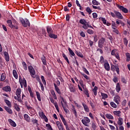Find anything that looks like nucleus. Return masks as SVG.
<instances>
[{
  "instance_id": "obj_11",
  "label": "nucleus",
  "mask_w": 130,
  "mask_h": 130,
  "mask_svg": "<svg viewBox=\"0 0 130 130\" xmlns=\"http://www.w3.org/2000/svg\"><path fill=\"white\" fill-rule=\"evenodd\" d=\"M50 101L51 102V103H53L58 112H59V109H58V105H57V103L54 102V100L53 99L50 98Z\"/></svg>"
},
{
  "instance_id": "obj_48",
  "label": "nucleus",
  "mask_w": 130,
  "mask_h": 130,
  "mask_svg": "<svg viewBox=\"0 0 130 130\" xmlns=\"http://www.w3.org/2000/svg\"><path fill=\"white\" fill-rule=\"evenodd\" d=\"M110 105L113 108H116L117 107V105H116L113 102L110 103Z\"/></svg>"
},
{
  "instance_id": "obj_3",
  "label": "nucleus",
  "mask_w": 130,
  "mask_h": 130,
  "mask_svg": "<svg viewBox=\"0 0 130 130\" xmlns=\"http://www.w3.org/2000/svg\"><path fill=\"white\" fill-rule=\"evenodd\" d=\"M111 71L112 72H116L118 75H119V67L118 64H116L115 66L113 64H111Z\"/></svg>"
},
{
  "instance_id": "obj_22",
  "label": "nucleus",
  "mask_w": 130,
  "mask_h": 130,
  "mask_svg": "<svg viewBox=\"0 0 130 130\" xmlns=\"http://www.w3.org/2000/svg\"><path fill=\"white\" fill-rule=\"evenodd\" d=\"M14 109H15V110H16V111H17L18 112H19L20 110H21V109L20 108L19 105H18L17 103L14 104Z\"/></svg>"
},
{
  "instance_id": "obj_25",
  "label": "nucleus",
  "mask_w": 130,
  "mask_h": 130,
  "mask_svg": "<svg viewBox=\"0 0 130 130\" xmlns=\"http://www.w3.org/2000/svg\"><path fill=\"white\" fill-rule=\"evenodd\" d=\"M82 106L83 107L85 111H86V112H89V108L88 107V106H87L86 104L82 103Z\"/></svg>"
},
{
  "instance_id": "obj_37",
  "label": "nucleus",
  "mask_w": 130,
  "mask_h": 130,
  "mask_svg": "<svg viewBox=\"0 0 130 130\" xmlns=\"http://www.w3.org/2000/svg\"><path fill=\"white\" fill-rule=\"evenodd\" d=\"M106 117L108 118V119H114V117L110 114H106Z\"/></svg>"
},
{
  "instance_id": "obj_17",
  "label": "nucleus",
  "mask_w": 130,
  "mask_h": 130,
  "mask_svg": "<svg viewBox=\"0 0 130 130\" xmlns=\"http://www.w3.org/2000/svg\"><path fill=\"white\" fill-rule=\"evenodd\" d=\"M59 116L64 124V125H65V126H67L68 125V124L67 123V121H66V119H64V117H63V116L62 114H59Z\"/></svg>"
},
{
  "instance_id": "obj_55",
  "label": "nucleus",
  "mask_w": 130,
  "mask_h": 130,
  "mask_svg": "<svg viewBox=\"0 0 130 130\" xmlns=\"http://www.w3.org/2000/svg\"><path fill=\"white\" fill-rule=\"evenodd\" d=\"M16 95H21V89L20 88H18L16 90Z\"/></svg>"
},
{
  "instance_id": "obj_1",
  "label": "nucleus",
  "mask_w": 130,
  "mask_h": 130,
  "mask_svg": "<svg viewBox=\"0 0 130 130\" xmlns=\"http://www.w3.org/2000/svg\"><path fill=\"white\" fill-rule=\"evenodd\" d=\"M7 24H8L9 26L10 27L11 29L18 30V22H17V21L14 20L13 22H12L11 20H8Z\"/></svg>"
},
{
  "instance_id": "obj_63",
  "label": "nucleus",
  "mask_w": 130,
  "mask_h": 130,
  "mask_svg": "<svg viewBox=\"0 0 130 130\" xmlns=\"http://www.w3.org/2000/svg\"><path fill=\"white\" fill-rule=\"evenodd\" d=\"M108 39H109V40H110L111 43H112V42H113V40H114V39H113V38L112 37V36H111L110 35L108 36Z\"/></svg>"
},
{
  "instance_id": "obj_38",
  "label": "nucleus",
  "mask_w": 130,
  "mask_h": 130,
  "mask_svg": "<svg viewBox=\"0 0 130 130\" xmlns=\"http://www.w3.org/2000/svg\"><path fill=\"white\" fill-rule=\"evenodd\" d=\"M51 94L52 95L54 99H55V100H56V99H57V98H56V94H55V92H54V90H51Z\"/></svg>"
},
{
  "instance_id": "obj_40",
  "label": "nucleus",
  "mask_w": 130,
  "mask_h": 130,
  "mask_svg": "<svg viewBox=\"0 0 130 130\" xmlns=\"http://www.w3.org/2000/svg\"><path fill=\"white\" fill-rule=\"evenodd\" d=\"M22 84L23 85L24 87L25 88L27 87V81H26V79H25V78H23L22 79Z\"/></svg>"
},
{
  "instance_id": "obj_57",
  "label": "nucleus",
  "mask_w": 130,
  "mask_h": 130,
  "mask_svg": "<svg viewBox=\"0 0 130 130\" xmlns=\"http://www.w3.org/2000/svg\"><path fill=\"white\" fill-rule=\"evenodd\" d=\"M123 42L124 45H126V46L127 45V43H128V41L127 40V39H126V38H124L123 39Z\"/></svg>"
},
{
  "instance_id": "obj_33",
  "label": "nucleus",
  "mask_w": 130,
  "mask_h": 130,
  "mask_svg": "<svg viewBox=\"0 0 130 130\" xmlns=\"http://www.w3.org/2000/svg\"><path fill=\"white\" fill-rule=\"evenodd\" d=\"M6 80V73H2L1 76V82H4Z\"/></svg>"
},
{
  "instance_id": "obj_29",
  "label": "nucleus",
  "mask_w": 130,
  "mask_h": 130,
  "mask_svg": "<svg viewBox=\"0 0 130 130\" xmlns=\"http://www.w3.org/2000/svg\"><path fill=\"white\" fill-rule=\"evenodd\" d=\"M62 56L63 57L64 59L66 61H67V63H68V64H70V60H69V58H68V56H66V54L63 53L62 54Z\"/></svg>"
},
{
  "instance_id": "obj_4",
  "label": "nucleus",
  "mask_w": 130,
  "mask_h": 130,
  "mask_svg": "<svg viewBox=\"0 0 130 130\" xmlns=\"http://www.w3.org/2000/svg\"><path fill=\"white\" fill-rule=\"evenodd\" d=\"M54 86L56 92L60 95V94H61V92L60 91L59 88L57 87V86H60V81H59V80H56V84L54 83Z\"/></svg>"
},
{
  "instance_id": "obj_31",
  "label": "nucleus",
  "mask_w": 130,
  "mask_h": 130,
  "mask_svg": "<svg viewBox=\"0 0 130 130\" xmlns=\"http://www.w3.org/2000/svg\"><path fill=\"white\" fill-rule=\"evenodd\" d=\"M68 50L69 51V53H70L71 55V57H73V56H75V55H76V54H75V53L74 52V51H73L72 50V49H71V48H68Z\"/></svg>"
},
{
  "instance_id": "obj_26",
  "label": "nucleus",
  "mask_w": 130,
  "mask_h": 130,
  "mask_svg": "<svg viewBox=\"0 0 130 130\" xmlns=\"http://www.w3.org/2000/svg\"><path fill=\"white\" fill-rule=\"evenodd\" d=\"M69 89L70 90V92H72V93H75V92H76L75 86L73 85H70V86H69Z\"/></svg>"
},
{
  "instance_id": "obj_47",
  "label": "nucleus",
  "mask_w": 130,
  "mask_h": 130,
  "mask_svg": "<svg viewBox=\"0 0 130 130\" xmlns=\"http://www.w3.org/2000/svg\"><path fill=\"white\" fill-rule=\"evenodd\" d=\"M86 11L89 15H91V13H92V10H91V8H90V7H87L86 9Z\"/></svg>"
},
{
  "instance_id": "obj_62",
  "label": "nucleus",
  "mask_w": 130,
  "mask_h": 130,
  "mask_svg": "<svg viewBox=\"0 0 130 130\" xmlns=\"http://www.w3.org/2000/svg\"><path fill=\"white\" fill-rule=\"evenodd\" d=\"M100 62H101V63H104V57H103V56H102L100 57Z\"/></svg>"
},
{
  "instance_id": "obj_27",
  "label": "nucleus",
  "mask_w": 130,
  "mask_h": 130,
  "mask_svg": "<svg viewBox=\"0 0 130 130\" xmlns=\"http://www.w3.org/2000/svg\"><path fill=\"white\" fill-rule=\"evenodd\" d=\"M62 101H61V104L62 105V107H64V105L65 106H67L68 105V104L67 103V100H66L63 98H61ZM64 104V105H63V103Z\"/></svg>"
},
{
  "instance_id": "obj_61",
  "label": "nucleus",
  "mask_w": 130,
  "mask_h": 130,
  "mask_svg": "<svg viewBox=\"0 0 130 130\" xmlns=\"http://www.w3.org/2000/svg\"><path fill=\"white\" fill-rule=\"evenodd\" d=\"M121 82H123V84H126V79L124 77H122L121 78Z\"/></svg>"
},
{
  "instance_id": "obj_16",
  "label": "nucleus",
  "mask_w": 130,
  "mask_h": 130,
  "mask_svg": "<svg viewBox=\"0 0 130 130\" xmlns=\"http://www.w3.org/2000/svg\"><path fill=\"white\" fill-rule=\"evenodd\" d=\"M5 110L9 113V114H13V110L9 107L5 106L4 107Z\"/></svg>"
},
{
  "instance_id": "obj_32",
  "label": "nucleus",
  "mask_w": 130,
  "mask_h": 130,
  "mask_svg": "<svg viewBox=\"0 0 130 130\" xmlns=\"http://www.w3.org/2000/svg\"><path fill=\"white\" fill-rule=\"evenodd\" d=\"M75 53L78 56L81 57V58H83V57H84V55H83V54H82V53H81V52L76 51Z\"/></svg>"
},
{
  "instance_id": "obj_24",
  "label": "nucleus",
  "mask_w": 130,
  "mask_h": 130,
  "mask_svg": "<svg viewBox=\"0 0 130 130\" xmlns=\"http://www.w3.org/2000/svg\"><path fill=\"white\" fill-rule=\"evenodd\" d=\"M48 36L50 38H52L53 39H57V35L53 34V32L50 34Z\"/></svg>"
},
{
  "instance_id": "obj_9",
  "label": "nucleus",
  "mask_w": 130,
  "mask_h": 130,
  "mask_svg": "<svg viewBox=\"0 0 130 130\" xmlns=\"http://www.w3.org/2000/svg\"><path fill=\"white\" fill-rule=\"evenodd\" d=\"M104 68L106 71H107V72H109V71H110V66L109 65V63H108V61L107 60H105Z\"/></svg>"
},
{
  "instance_id": "obj_59",
  "label": "nucleus",
  "mask_w": 130,
  "mask_h": 130,
  "mask_svg": "<svg viewBox=\"0 0 130 130\" xmlns=\"http://www.w3.org/2000/svg\"><path fill=\"white\" fill-rule=\"evenodd\" d=\"M42 33L43 35H45V36L46 37V30H45V28H42Z\"/></svg>"
},
{
  "instance_id": "obj_7",
  "label": "nucleus",
  "mask_w": 130,
  "mask_h": 130,
  "mask_svg": "<svg viewBox=\"0 0 130 130\" xmlns=\"http://www.w3.org/2000/svg\"><path fill=\"white\" fill-rule=\"evenodd\" d=\"M105 42V39L102 38H101L98 42V47L99 48H103L104 43Z\"/></svg>"
},
{
  "instance_id": "obj_54",
  "label": "nucleus",
  "mask_w": 130,
  "mask_h": 130,
  "mask_svg": "<svg viewBox=\"0 0 130 130\" xmlns=\"http://www.w3.org/2000/svg\"><path fill=\"white\" fill-rule=\"evenodd\" d=\"M117 51V49H113L112 50L111 52V55H116V52Z\"/></svg>"
},
{
  "instance_id": "obj_51",
  "label": "nucleus",
  "mask_w": 130,
  "mask_h": 130,
  "mask_svg": "<svg viewBox=\"0 0 130 130\" xmlns=\"http://www.w3.org/2000/svg\"><path fill=\"white\" fill-rule=\"evenodd\" d=\"M82 69H83V72H84V73L85 74H86V75H90V73H89V71H88V70H87V69H86V68L82 67Z\"/></svg>"
},
{
  "instance_id": "obj_53",
  "label": "nucleus",
  "mask_w": 130,
  "mask_h": 130,
  "mask_svg": "<svg viewBox=\"0 0 130 130\" xmlns=\"http://www.w3.org/2000/svg\"><path fill=\"white\" fill-rule=\"evenodd\" d=\"M46 127H47L48 130H53L52 127L50 125V124H46Z\"/></svg>"
},
{
  "instance_id": "obj_34",
  "label": "nucleus",
  "mask_w": 130,
  "mask_h": 130,
  "mask_svg": "<svg viewBox=\"0 0 130 130\" xmlns=\"http://www.w3.org/2000/svg\"><path fill=\"white\" fill-rule=\"evenodd\" d=\"M101 96H102V99H107L108 98V95L105 93L101 92Z\"/></svg>"
},
{
  "instance_id": "obj_5",
  "label": "nucleus",
  "mask_w": 130,
  "mask_h": 130,
  "mask_svg": "<svg viewBox=\"0 0 130 130\" xmlns=\"http://www.w3.org/2000/svg\"><path fill=\"white\" fill-rule=\"evenodd\" d=\"M28 71L31 77L32 78H34V79H35V77H34V76L35 75V74H36V72L35 71V69H34L32 66H29L28 67Z\"/></svg>"
},
{
  "instance_id": "obj_15",
  "label": "nucleus",
  "mask_w": 130,
  "mask_h": 130,
  "mask_svg": "<svg viewBox=\"0 0 130 130\" xmlns=\"http://www.w3.org/2000/svg\"><path fill=\"white\" fill-rule=\"evenodd\" d=\"M46 29H47V32L48 35H49V34H51V33H53V30L52 29V28H51V26H46Z\"/></svg>"
},
{
  "instance_id": "obj_19",
  "label": "nucleus",
  "mask_w": 130,
  "mask_h": 130,
  "mask_svg": "<svg viewBox=\"0 0 130 130\" xmlns=\"http://www.w3.org/2000/svg\"><path fill=\"white\" fill-rule=\"evenodd\" d=\"M4 55L6 61H10V56L9 55V53H8V52H4Z\"/></svg>"
},
{
  "instance_id": "obj_13",
  "label": "nucleus",
  "mask_w": 130,
  "mask_h": 130,
  "mask_svg": "<svg viewBox=\"0 0 130 130\" xmlns=\"http://www.w3.org/2000/svg\"><path fill=\"white\" fill-rule=\"evenodd\" d=\"M114 101L117 104V105H119V102H120V97L118 95H116L115 97H114Z\"/></svg>"
},
{
  "instance_id": "obj_30",
  "label": "nucleus",
  "mask_w": 130,
  "mask_h": 130,
  "mask_svg": "<svg viewBox=\"0 0 130 130\" xmlns=\"http://www.w3.org/2000/svg\"><path fill=\"white\" fill-rule=\"evenodd\" d=\"M4 101L5 103H6L7 106L9 107V108H11L12 107V104L11 103V102H10V101L5 99L4 100Z\"/></svg>"
},
{
  "instance_id": "obj_14",
  "label": "nucleus",
  "mask_w": 130,
  "mask_h": 130,
  "mask_svg": "<svg viewBox=\"0 0 130 130\" xmlns=\"http://www.w3.org/2000/svg\"><path fill=\"white\" fill-rule=\"evenodd\" d=\"M8 122H9L10 125H11V126H13V127H16V126H17V124L16 123V122H15V121H14L11 119H8Z\"/></svg>"
},
{
  "instance_id": "obj_52",
  "label": "nucleus",
  "mask_w": 130,
  "mask_h": 130,
  "mask_svg": "<svg viewBox=\"0 0 130 130\" xmlns=\"http://www.w3.org/2000/svg\"><path fill=\"white\" fill-rule=\"evenodd\" d=\"M19 81L21 88H23V82L22 81V77H21V76H19Z\"/></svg>"
},
{
  "instance_id": "obj_64",
  "label": "nucleus",
  "mask_w": 130,
  "mask_h": 130,
  "mask_svg": "<svg viewBox=\"0 0 130 130\" xmlns=\"http://www.w3.org/2000/svg\"><path fill=\"white\" fill-rule=\"evenodd\" d=\"M87 33L90 35H92V34H94V31H93L92 29H88Z\"/></svg>"
},
{
  "instance_id": "obj_8",
  "label": "nucleus",
  "mask_w": 130,
  "mask_h": 130,
  "mask_svg": "<svg viewBox=\"0 0 130 130\" xmlns=\"http://www.w3.org/2000/svg\"><path fill=\"white\" fill-rule=\"evenodd\" d=\"M117 8L119 9L123 13H124L125 14H127L128 13V10L127 9L124 8L123 6L119 5H117Z\"/></svg>"
},
{
  "instance_id": "obj_49",
  "label": "nucleus",
  "mask_w": 130,
  "mask_h": 130,
  "mask_svg": "<svg viewBox=\"0 0 130 130\" xmlns=\"http://www.w3.org/2000/svg\"><path fill=\"white\" fill-rule=\"evenodd\" d=\"M97 127V126H96V124L95 123L92 122L91 124V128L93 130H96V128Z\"/></svg>"
},
{
  "instance_id": "obj_18",
  "label": "nucleus",
  "mask_w": 130,
  "mask_h": 130,
  "mask_svg": "<svg viewBox=\"0 0 130 130\" xmlns=\"http://www.w3.org/2000/svg\"><path fill=\"white\" fill-rule=\"evenodd\" d=\"M41 59L42 60V62L44 66H47V63L46 62V57L44 55H43V57L41 58Z\"/></svg>"
},
{
  "instance_id": "obj_56",
  "label": "nucleus",
  "mask_w": 130,
  "mask_h": 130,
  "mask_svg": "<svg viewBox=\"0 0 130 130\" xmlns=\"http://www.w3.org/2000/svg\"><path fill=\"white\" fill-rule=\"evenodd\" d=\"M112 29L116 28V24H115V22L114 21H112Z\"/></svg>"
},
{
  "instance_id": "obj_12",
  "label": "nucleus",
  "mask_w": 130,
  "mask_h": 130,
  "mask_svg": "<svg viewBox=\"0 0 130 130\" xmlns=\"http://www.w3.org/2000/svg\"><path fill=\"white\" fill-rule=\"evenodd\" d=\"M114 13L115 15L117 17L118 19H120V20H122L123 19V17L122 16V15H121V13H120L118 11H114Z\"/></svg>"
},
{
  "instance_id": "obj_50",
  "label": "nucleus",
  "mask_w": 130,
  "mask_h": 130,
  "mask_svg": "<svg viewBox=\"0 0 130 130\" xmlns=\"http://www.w3.org/2000/svg\"><path fill=\"white\" fill-rule=\"evenodd\" d=\"M41 80H42V81L43 83L44 84V85L45 86H46V81H45V79L44 78V76H41Z\"/></svg>"
},
{
  "instance_id": "obj_39",
  "label": "nucleus",
  "mask_w": 130,
  "mask_h": 130,
  "mask_svg": "<svg viewBox=\"0 0 130 130\" xmlns=\"http://www.w3.org/2000/svg\"><path fill=\"white\" fill-rule=\"evenodd\" d=\"M80 24H82V25H84L85 24H87V21L85 20V19H81L79 21Z\"/></svg>"
},
{
  "instance_id": "obj_45",
  "label": "nucleus",
  "mask_w": 130,
  "mask_h": 130,
  "mask_svg": "<svg viewBox=\"0 0 130 130\" xmlns=\"http://www.w3.org/2000/svg\"><path fill=\"white\" fill-rule=\"evenodd\" d=\"M99 20H101V21H102L103 24H104L105 25L106 24V22H107V20H106V19H105V18L100 17Z\"/></svg>"
},
{
  "instance_id": "obj_21",
  "label": "nucleus",
  "mask_w": 130,
  "mask_h": 130,
  "mask_svg": "<svg viewBox=\"0 0 130 130\" xmlns=\"http://www.w3.org/2000/svg\"><path fill=\"white\" fill-rule=\"evenodd\" d=\"M116 91L117 93H119V91L121 90V88L120 87V84L119 83H117L116 85Z\"/></svg>"
},
{
  "instance_id": "obj_2",
  "label": "nucleus",
  "mask_w": 130,
  "mask_h": 130,
  "mask_svg": "<svg viewBox=\"0 0 130 130\" xmlns=\"http://www.w3.org/2000/svg\"><path fill=\"white\" fill-rule=\"evenodd\" d=\"M20 21L23 27H30V22H29V20L25 19H24L23 18H20Z\"/></svg>"
},
{
  "instance_id": "obj_35",
  "label": "nucleus",
  "mask_w": 130,
  "mask_h": 130,
  "mask_svg": "<svg viewBox=\"0 0 130 130\" xmlns=\"http://www.w3.org/2000/svg\"><path fill=\"white\" fill-rule=\"evenodd\" d=\"M120 113H121L120 111H114L113 112V114L118 117L120 116Z\"/></svg>"
},
{
  "instance_id": "obj_46",
  "label": "nucleus",
  "mask_w": 130,
  "mask_h": 130,
  "mask_svg": "<svg viewBox=\"0 0 130 130\" xmlns=\"http://www.w3.org/2000/svg\"><path fill=\"white\" fill-rule=\"evenodd\" d=\"M22 64L23 67V69L25 71H27V64L26 63V62L23 61L22 62Z\"/></svg>"
},
{
  "instance_id": "obj_6",
  "label": "nucleus",
  "mask_w": 130,
  "mask_h": 130,
  "mask_svg": "<svg viewBox=\"0 0 130 130\" xmlns=\"http://www.w3.org/2000/svg\"><path fill=\"white\" fill-rule=\"evenodd\" d=\"M81 122L85 125V126H88V123L90 122V119L88 117H84L83 119H82Z\"/></svg>"
},
{
  "instance_id": "obj_36",
  "label": "nucleus",
  "mask_w": 130,
  "mask_h": 130,
  "mask_svg": "<svg viewBox=\"0 0 130 130\" xmlns=\"http://www.w3.org/2000/svg\"><path fill=\"white\" fill-rule=\"evenodd\" d=\"M13 76L15 79H18V73H17V71L15 70H13Z\"/></svg>"
},
{
  "instance_id": "obj_10",
  "label": "nucleus",
  "mask_w": 130,
  "mask_h": 130,
  "mask_svg": "<svg viewBox=\"0 0 130 130\" xmlns=\"http://www.w3.org/2000/svg\"><path fill=\"white\" fill-rule=\"evenodd\" d=\"M56 124H57V126L59 130H64V127H63L62 123H60V122L57 121L56 122Z\"/></svg>"
},
{
  "instance_id": "obj_60",
  "label": "nucleus",
  "mask_w": 130,
  "mask_h": 130,
  "mask_svg": "<svg viewBox=\"0 0 130 130\" xmlns=\"http://www.w3.org/2000/svg\"><path fill=\"white\" fill-rule=\"evenodd\" d=\"M81 75L84 77V78H85L86 80H89L90 79V77H88V76H87V75L84 74V73H81Z\"/></svg>"
},
{
  "instance_id": "obj_58",
  "label": "nucleus",
  "mask_w": 130,
  "mask_h": 130,
  "mask_svg": "<svg viewBox=\"0 0 130 130\" xmlns=\"http://www.w3.org/2000/svg\"><path fill=\"white\" fill-rule=\"evenodd\" d=\"M113 81L115 83H117L118 82V78H117L116 76H114V78L113 79Z\"/></svg>"
},
{
  "instance_id": "obj_42",
  "label": "nucleus",
  "mask_w": 130,
  "mask_h": 130,
  "mask_svg": "<svg viewBox=\"0 0 130 130\" xmlns=\"http://www.w3.org/2000/svg\"><path fill=\"white\" fill-rule=\"evenodd\" d=\"M126 55V61H130V53H125Z\"/></svg>"
},
{
  "instance_id": "obj_23",
  "label": "nucleus",
  "mask_w": 130,
  "mask_h": 130,
  "mask_svg": "<svg viewBox=\"0 0 130 130\" xmlns=\"http://www.w3.org/2000/svg\"><path fill=\"white\" fill-rule=\"evenodd\" d=\"M117 124H118V125H122V124H123V119H122V118L119 117L118 119Z\"/></svg>"
},
{
  "instance_id": "obj_20",
  "label": "nucleus",
  "mask_w": 130,
  "mask_h": 130,
  "mask_svg": "<svg viewBox=\"0 0 130 130\" xmlns=\"http://www.w3.org/2000/svg\"><path fill=\"white\" fill-rule=\"evenodd\" d=\"M24 118L25 120L27 121V122H30V121H31V118L29 117V115H28V114H25L24 115Z\"/></svg>"
},
{
  "instance_id": "obj_41",
  "label": "nucleus",
  "mask_w": 130,
  "mask_h": 130,
  "mask_svg": "<svg viewBox=\"0 0 130 130\" xmlns=\"http://www.w3.org/2000/svg\"><path fill=\"white\" fill-rule=\"evenodd\" d=\"M36 94L37 95V99L39 101H41V96H40V93L38 91H36Z\"/></svg>"
},
{
  "instance_id": "obj_28",
  "label": "nucleus",
  "mask_w": 130,
  "mask_h": 130,
  "mask_svg": "<svg viewBox=\"0 0 130 130\" xmlns=\"http://www.w3.org/2000/svg\"><path fill=\"white\" fill-rule=\"evenodd\" d=\"M3 90L4 91H5V92H11V86H6L3 88Z\"/></svg>"
},
{
  "instance_id": "obj_43",
  "label": "nucleus",
  "mask_w": 130,
  "mask_h": 130,
  "mask_svg": "<svg viewBox=\"0 0 130 130\" xmlns=\"http://www.w3.org/2000/svg\"><path fill=\"white\" fill-rule=\"evenodd\" d=\"M92 5H93V6H99V5H100V3H99L98 1L96 0H92Z\"/></svg>"
},
{
  "instance_id": "obj_44",
  "label": "nucleus",
  "mask_w": 130,
  "mask_h": 130,
  "mask_svg": "<svg viewBox=\"0 0 130 130\" xmlns=\"http://www.w3.org/2000/svg\"><path fill=\"white\" fill-rule=\"evenodd\" d=\"M72 110H73L74 114L75 115V117H78V113L77 112V111L76 110L75 107H73Z\"/></svg>"
}]
</instances>
